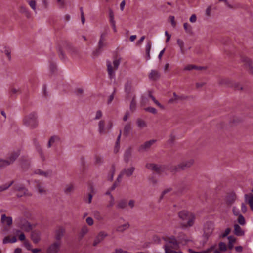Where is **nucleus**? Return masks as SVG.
<instances>
[{"label":"nucleus","instance_id":"obj_1","mask_svg":"<svg viewBox=\"0 0 253 253\" xmlns=\"http://www.w3.org/2000/svg\"><path fill=\"white\" fill-rule=\"evenodd\" d=\"M23 124L30 128H34L38 126L37 115L33 112L25 116L23 118Z\"/></svg>","mask_w":253,"mask_h":253},{"label":"nucleus","instance_id":"obj_2","mask_svg":"<svg viewBox=\"0 0 253 253\" xmlns=\"http://www.w3.org/2000/svg\"><path fill=\"white\" fill-rule=\"evenodd\" d=\"M113 126V122L109 120L106 122L104 120H100L98 123V131L99 134L104 135L107 133Z\"/></svg>","mask_w":253,"mask_h":253},{"label":"nucleus","instance_id":"obj_3","mask_svg":"<svg viewBox=\"0 0 253 253\" xmlns=\"http://www.w3.org/2000/svg\"><path fill=\"white\" fill-rule=\"evenodd\" d=\"M120 62L118 59H115L112 63L110 61H107V71L110 79H115V72L118 68Z\"/></svg>","mask_w":253,"mask_h":253},{"label":"nucleus","instance_id":"obj_4","mask_svg":"<svg viewBox=\"0 0 253 253\" xmlns=\"http://www.w3.org/2000/svg\"><path fill=\"white\" fill-rule=\"evenodd\" d=\"M19 155V151L12 152L7 160L0 158V168L6 167L13 163Z\"/></svg>","mask_w":253,"mask_h":253},{"label":"nucleus","instance_id":"obj_5","mask_svg":"<svg viewBox=\"0 0 253 253\" xmlns=\"http://www.w3.org/2000/svg\"><path fill=\"white\" fill-rule=\"evenodd\" d=\"M178 215L180 219L186 221H194L198 219L194 213L185 210L180 211Z\"/></svg>","mask_w":253,"mask_h":253},{"label":"nucleus","instance_id":"obj_6","mask_svg":"<svg viewBox=\"0 0 253 253\" xmlns=\"http://www.w3.org/2000/svg\"><path fill=\"white\" fill-rule=\"evenodd\" d=\"M15 190L16 191V195L21 197L22 196H29L31 194L28 191V190L22 184L16 183L14 185Z\"/></svg>","mask_w":253,"mask_h":253},{"label":"nucleus","instance_id":"obj_7","mask_svg":"<svg viewBox=\"0 0 253 253\" xmlns=\"http://www.w3.org/2000/svg\"><path fill=\"white\" fill-rule=\"evenodd\" d=\"M193 163L194 161L193 159H190L186 161H184L175 167L172 171L173 172H177L180 170H184L190 167L193 165Z\"/></svg>","mask_w":253,"mask_h":253},{"label":"nucleus","instance_id":"obj_8","mask_svg":"<svg viewBox=\"0 0 253 253\" xmlns=\"http://www.w3.org/2000/svg\"><path fill=\"white\" fill-rule=\"evenodd\" d=\"M134 170L135 168L133 166L130 167L128 168L124 169L118 177L117 180L118 182H120V179L124 175H126L127 177H130L133 174Z\"/></svg>","mask_w":253,"mask_h":253},{"label":"nucleus","instance_id":"obj_9","mask_svg":"<svg viewBox=\"0 0 253 253\" xmlns=\"http://www.w3.org/2000/svg\"><path fill=\"white\" fill-rule=\"evenodd\" d=\"M61 243L56 241L51 244L47 249V253H57L60 249Z\"/></svg>","mask_w":253,"mask_h":253},{"label":"nucleus","instance_id":"obj_10","mask_svg":"<svg viewBox=\"0 0 253 253\" xmlns=\"http://www.w3.org/2000/svg\"><path fill=\"white\" fill-rule=\"evenodd\" d=\"M95 193L94 188L92 185H90L88 189V193L84 197V201L87 204H90L93 194Z\"/></svg>","mask_w":253,"mask_h":253},{"label":"nucleus","instance_id":"obj_11","mask_svg":"<svg viewBox=\"0 0 253 253\" xmlns=\"http://www.w3.org/2000/svg\"><path fill=\"white\" fill-rule=\"evenodd\" d=\"M17 226L23 231L30 232L36 225L31 222H18Z\"/></svg>","mask_w":253,"mask_h":253},{"label":"nucleus","instance_id":"obj_12","mask_svg":"<svg viewBox=\"0 0 253 253\" xmlns=\"http://www.w3.org/2000/svg\"><path fill=\"white\" fill-rule=\"evenodd\" d=\"M133 156V150L131 148H128L124 154V161L128 163L131 160Z\"/></svg>","mask_w":253,"mask_h":253},{"label":"nucleus","instance_id":"obj_13","mask_svg":"<svg viewBox=\"0 0 253 253\" xmlns=\"http://www.w3.org/2000/svg\"><path fill=\"white\" fill-rule=\"evenodd\" d=\"M156 142V140L155 139H152L145 142L140 146L139 151H146L148 150Z\"/></svg>","mask_w":253,"mask_h":253},{"label":"nucleus","instance_id":"obj_14","mask_svg":"<svg viewBox=\"0 0 253 253\" xmlns=\"http://www.w3.org/2000/svg\"><path fill=\"white\" fill-rule=\"evenodd\" d=\"M107 236V234L104 232H100L98 235L95 237L93 243V246H96L99 243L102 241Z\"/></svg>","mask_w":253,"mask_h":253},{"label":"nucleus","instance_id":"obj_15","mask_svg":"<svg viewBox=\"0 0 253 253\" xmlns=\"http://www.w3.org/2000/svg\"><path fill=\"white\" fill-rule=\"evenodd\" d=\"M65 233V229L61 227H58L55 231V238L57 241H60Z\"/></svg>","mask_w":253,"mask_h":253},{"label":"nucleus","instance_id":"obj_16","mask_svg":"<svg viewBox=\"0 0 253 253\" xmlns=\"http://www.w3.org/2000/svg\"><path fill=\"white\" fill-rule=\"evenodd\" d=\"M107 34L106 33H103L101 34L100 38L98 42V48L100 49L106 46V37Z\"/></svg>","mask_w":253,"mask_h":253},{"label":"nucleus","instance_id":"obj_17","mask_svg":"<svg viewBox=\"0 0 253 253\" xmlns=\"http://www.w3.org/2000/svg\"><path fill=\"white\" fill-rule=\"evenodd\" d=\"M24 220H36L35 214L31 211H26L24 213Z\"/></svg>","mask_w":253,"mask_h":253},{"label":"nucleus","instance_id":"obj_18","mask_svg":"<svg viewBox=\"0 0 253 253\" xmlns=\"http://www.w3.org/2000/svg\"><path fill=\"white\" fill-rule=\"evenodd\" d=\"M146 167L149 169L153 170L157 172H160L161 168L158 165L153 163H147L146 165Z\"/></svg>","mask_w":253,"mask_h":253},{"label":"nucleus","instance_id":"obj_19","mask_svg":"<svg viewBox=\"0 0 253 253\" xmlns=\"http://www.w3.org/2000/svg\"><path fill=\"white\" fill-rule=\"evenodd\" d=\"M19 12L25 15V16L27 18H30L31 15V12L29 9L23 5H22L20 7Z\"/></svg>","mask_w":253,"mask_h":253},{"label":"nucleus","instance_id":"obj_20","mask_svg":"<svg viewBox=\"0 0 253 253\" xmlns=\"http://www.w3.org/2000/svg\"><path fill=\"white\" fill-rule=\"evenodd\" d=\"M160 78V73L155 70H151L149 75V78L151 80H156Z\"/></svg>","mask_w":253,"mask_h":253},{"label":"nucleus","instance_id":"obj_21","mask_svg":"<svg viewBox=\"0 0 253 253\" xmlns=\"http://www.w3.org/2000/svg\"><path fill=\"white\" fill-rule=\"evenodd\" d=\"M232 211L234 214L235 216H238L237 221H245V218L240 213V211L238 209L236 208V207H233Z\"/></svg>","mask_w":253,"mask_h":253},{"label":"nucleus","instance_id":"obj_22","mask_svg":"<svg viewBox=\"0 0 253 253\" xmlns=\"http://www.w3.org/2000/svg\"><path fill=\"white\" fill-rule=\"evenodd\" d=\"M234 234L238 236H242L244 235L245 232L241 228L240 225L238 224H235L234 226Z\"/></svg>","mask_w":253,"mask_h":253},{"label":"nucleus","instance_id":"obj_23","mask_svg":"<svg viewBox=\"0 0 253 253\" xmlns=\"http://www.w3.org/2000/svg\"><path fill=\"white\" fill-rule=\"evenodd\" d=\"M35 173L43 176L45 177H49L52 176V171L50 170H47L46 171H42L40 169H38L35 171Z\"/></svg>","mask_w":253,"mask_h":253},{"label":"nucleus","instance_id":"obj_24","mask_svg":"<svg viewBox=\"0 0 253 253\" xmlns=\"http://www.w3.org/2000/svg\"><path fill=\"white\" fill-rule=\"evenodd\" d=\"M127 204V202L125 199H121L119 200L116 205V208L117 209H125Z\"/></svg>","mask_w":253,"mask_h":253},{"label":"nucleus","instance_id":"obj_25","mask_svg":"<svg viewBox=\"0 0 253 253\" xmlns=\"http://www.w3.org/2000/svg\"><path fill=\"white\" fill-rule=\"evenodd\" d=\"M75 189V185L73 183L67 184L64 189V192L66 194H70L72 193Z\"/></svg>","mask_w":253,"mask_h":253},{"label":"nucleus","instance_id":"obj_26","mask_svg":"<svg viewBox=\"0 0 253 253\" xmlns=\"http://www.w3.org/2000/svg\"><path fill=\"white\" fill-rule=\"evenodd\" d=\"M173 98L169 100V102L172 103L173 102H178L179 100H182L185 99V97L183 95L178 96L175 92L173 94Z\"/></svg>","mask_w":253,"mask_h":253},{"label":"nucleus","instance_id":"obj_27","mask_svg":"<svg viewBox=\"0 0 253 253\" xmlns=\"http://www.w3.org/2000/svg\"><path fill=\"white\" fill-rule=\"evenodd\" d=\"M34 184L35 187H36V189L40 194H43L45 193V190H44L43 187H42V186L40 184L39 181H35Z\"/></svg>","mask_w":253,"mask_h":253},{"label":"nucleus","instance_id":"obj_28","mask_svg":"<svg viewBox=\"0 0 253 253\" xmlns=\"http://www.w3.org/2000/svg\"><path fill=\"white\" fill-rule=\"evenodd\" d=\"M136 123L138 127L141 129L147 126L146 122L144 120L140 118L137 119Z\"/></svg>","mask_w":253,"mask_h":253},{"label":"nucleus","instance_id":"obj_29","mask_svg":"<svg viewBox=\"0 0 253 253\" xmlns=\"http://www.w3.org/2000/svg\"><path fill=\"white\" fill-rule=\"evenodd\" d=\"M28 4L31 9L36 13H37V2L36 0H28L27 1Z\"/></svg>","mask_w":253,"mask_h":253},{"label":"nucleus","instance_id":"obj_30","mask_svg":"<svg viewBox=\"0 0 253 253\" xmlns=\"http://www.w3.org/2000/svg\"><path fill=\"white\" fill-rule=\"evenodd\" d=\"M59 140V138L57 136H52L48 141L47 146L48 148L51 147L53 144Z\"/></svg>","mask_w":253,"mask_h":253},{"label":"nucleus","instance_id":"obj_31","mask_svg":"<svg viewBox=\"0 0 253 253\" xmlns=\"http://www.w3.org/2000/svg\"><path fill=\"white\" fill-rule=\"evenodd\" d=\"M229 239V243L228 244V247L229 249L231 250L234 247V244L236 242V238L232 236L228 237Z\"/></svg>","mask_w":253,"mask_h":253},{"label":"nucleus","instance_id":"obj_32","mask_svg":"<svg viewBox=\"0 0 253 253\" xmlns=\"http://www.w3.org/2000/svg\"><path fill=\"white\" fill-rule=\"evenodd\" d=\"M177 43L179 47H180V52L182 54H185V50L184 49V42L183 41V40L179 39H177Z\"/></svg>","mask_w":253,"mask_h":253},{"label":"nucleus","instance_id":"obj_33","mask_svg":"<svg viewBox=\"0 0 253 253\" xmlns=\"http://www.w3.org/2000/svg\"><path fill=\"white\" fill-rule=\"evenodd\" d=\"M245 199L246 200H248L251 209L253 211V195H251L248 196L247 194H246Z\"/></svg>","mask_w":253,"mask_h":253},{"label":"nucleus","instance_id":"obj_34","mask_svg":"<svg viewBox=\"0 0 253 253\" xmlns=\"http://www.w3.org/2000/svg\"><path fill=\"white\" fill-rule=\"evenodd\" d=\"M129 227V225L128 223L126 222L121 226H119L117 228V230L119 232H123L126 229L128 228Z\"/></svg>","mask_w":253,"mask_h":253},{"label":"nucleus","instance_id":"obj_35","mask_svg":"<svg viewBox=\"0 0 253 253\" xmlns=\"http://www.w3.org/2000/svg\"><path fill=\"white\" fill-rule=\"evenodd\" d=\"M136 108V102L135 100V96L134 95L133 96L132 99L130 102L129 108H130V110L132 112H133L135 110Z\"/></svg>","mask_w":253,"mask_h":253},{"label":"nucleus","instance_id":"obj_36","mask_svg":"<svg viewBox=\"0 0 253 253\" xmlns=\"http://www.w3.org/2000/svg\"><path fill=\"white\" fill-rule=\"evenodd\" d=\"M183 27L186 32L188 33H191L192 32V27L189 23H184Z\"/></svg>","mask_w":253,"mask_h":253},{"label":"nucleus","instance_id":"obj_37","mask_svg":"<svg viewBox=\"0 0 253 253\" xmlns=\"http://www.w3.org/2000/svg\"><path fill=\"white\" fill-rule=\"evenodd\" d=\"M13 183V182L11 181L8 183H6L3 185L0 186V192L7 189Z\"/></svg>","mask_w":253,"mask_h":253},{"label":"nucleus","instance_id":"obj_38","mask_svg":"<svg viewBox=\"0 0 253 253\" xmlns=\"http://www.w3.org/2000/svg\"><path fill=\"white\" fill-rule=\"evenodd\" d=\"M102 115H103L102 112L101 110H98L96 112L95 116H94L93 119L95 120H99L100 119H101L102 118Z\"/></svg>","mask_w":253,"mask_h":253},{"label":"nucleus","instance_id":"obj_39","mask_svg":"<svg viewBox=\"0 0 253 253\" xmlns=\"http://www.w3.org/2000/svg\"><path fill=\"white\" fill-rule=\"evenodd\" d=\"M1 221H12V218L10 216H6L5 214H2Z\"/></svg>","mask_w":253,"mask_h":253},{"label":"nucleus","instance_id":"obj_40","mask_svg":"<svg viewBox=\"0 0 253 253\" xmlns=\"http://www.w3.org/2000/svg\"><path fill=\"white\" fill-rule=\"evenodd\" d=\"M219 250L221 251H226L227 250L226 245L224 242H221L219 243Z\"/></svg>","mask_w":253,"mask_h":253},{"label":"nucleus","instance_id":"obj_41","mask_svg":"<svg viewBox=\"0 0 253 253\" xmlns=\"http://www.w3.org/2000/svg\"><path fill=\"white\" fill-rule=\"evenodd\" d=\"M88 231L87 228L85 226H84L82 228L80 236L81 237H83L85 234H86Z\"/></svg>","mask_w":253,"mask_h":253},{"label":"nucleus","instance_id":"obj_42","mask_svg":"<svg viewBox=\"0 0 253 253\" xmlns=\"http://www.w3.org/2000/svg\"><path fill=\"white\" fill-rule=\"evenodd\" d=\"M109 19L110 23H113L115 22L114 20V15L112 10L109 11Z\"/></svg>","mask_w":253,"mask_h":253},{"label":"nucleus","instance_id":"obj_43","mask_svg":"<svg viewBox=\"0 0 253 253\" xmlns=\"http://www.w3.org/2000/svg\"><path fill=\"white\" fill-rule=\"evenodd\" d=\"M93 214L95 219L98 220L101 219V216L98 211H94L93 212Z\"/></svg>","mask_w":253,"mask_h":253},{"label":"nucleus","instance_id":"obj_44","mask_svg":"<svg viewBox=\"0 0 253 253\" xmlns=\"http://www.w3.org/2000/svg\"><path fill=\"white\" fill-rule=\"evenodd\" d=\"M199 69V68L195 66L192 65H188L186 66H185L184 68L185 70H191L192 69ZM199 69H201V68H199Z\"/></svg>","mask_w":253,"mask_h":253},{"label":"nucleus","instance_id":"obj_45","mask_svg":"<svg viewBox=\"0 0 253 253\" xmlns=\"http://www.w3.org/2000/svg\"><path fill=\"white\" fill-rule=\"evenodd\" d=\"M32 239L34 243H38L39 242L40 238L39 235H35L34 234H32Z\"/></svg>","mask_w":253,"mask_h":253},{"label":"nucleus","instance_id":"obj_46","mask_svg":"<svg viewBox=\"0 0 253 253\" xmlns=\"http://www.w3.org/2000/svg\"><path fill=\"white\" fill-rule=\"evenodd\" d=\"M145 111H147V112H149L152 114H156L157 113V110L155 108H154V107H147L145 109Z\"/></svg>","mask_w":253,"mask_h":253},{"label":"nucleus","instance_id":"obj_47","mask_svg":"<svg viewBox=\"0 0 253 253\" xmlns=\"http://www.w3.org/2000/svg\"><path fill=\"white\" fill-rule=\"evenodd\" d=\"M131 129V126L130 124H126L124 127V130L126 132H128Z\"/></svg>","mask_w":253,"mask_h":253},{"label":"nucleus","instance_id":"obj_48","mask_svg":"<svg viewBox=\"0 0 253 253\" xmlns=\"http://www.w3.org/2000/svg\"><path fill=\"white\" fill-rule=\"evenodd\" d=\"M120 135L118 136V137L117 138V140L116 141V145H115V148H114V151L116 152H117L118 151V150H119V141H120Z\"/></svg>","mask_w":253,"mask_h":253},{"label":"nucleus","instance_id":"obj_49","mask_svg":"<svg viewBox=\"0 0 253 253\" xmlns=\"http://www.w3.org/2000/svg\"><path fill=\"white\" fill-rule=\"evenodd\" d=\"M115 91L114 90L113 92L112 93V94H111L108 97V101H107V103L108 104H110L112 101L114 99V94H115Z\"/></svg>","mask_w":253,"mask_h":253},{"label":"nucleus","instance_id":"obj_50","mask_svg":"<svg viewBox=\"0 0 253 253\" xmlns=\"http://www.w3.org/2000/svg\"><path fill=\"white\" fill-rule=\"evenodd\" d=\"M9 59H10L11 51L9 48H5L3 51Z\"/></svg>","mask_w":253,"mask_h":253},{"label":"nucleus","instance_id":"obj_51","mask_svg":"<svg viewBox=\"0 0 253 253\" xmlns=\"http://www.w3.org/2000/svg\"><path fill=\"white\" fill-rule=\"evenodd\" d=\"M94 160L96 163H100L102 162V158L100 156L96 155L94 157Z\"/></svg>","mask_w":253,"mask_h":253},{"label":"nucleus","instance_id":"obj_52","mask_svg":"<svg viewBox=\"0 0 253 253\" xmlns=\"http://www.w3.org/2000/svg\"><path fill=\"white\" fill-rule=\"evenodd\" d=\"M230 231L231 229L229 228H227L225 229V232L221 235V236L222 237H225L230 233Z\"/></svg>","mask_w":253,"mask_h":253},{"label":"nucleus","instance_id":"obj_53","mask_svg":"<svg viewBox=\"0 0 253 253\" xmlns=\"http://www.w3.org/2000/svg\"><path fill=\"white\" fill-rule=\"evenodd\" d=\"M189 252L190 253H209L210 252V250L203 251H201V252H195V251H193L191 249H189Z\"/></svg>","mask_w":253,"mask_h":253},{"label":"nucleus","instance_id":"obj_54","mask_svg":"<svg viewBox=\"0 0 253 253\" xmlns=\"http://www.w3.org/2000/svg\"><path fill=\"white\" fill-rule=\"evenodd\" d=\"M191 23H195L197 20V17L195 14H192L189 19Z\"/></svg>","mask_w":253,"mask_h":253},{"label":"nucleus","instance_id":"obj_55","mask_svg":"<svg viewBox=\"0 0 253 253\" xmlns=\"http://www.w3.org/2000/svg\"><path fill=\"white\" fill-rule=\"evenodd\" d=\"M38 151L42 160H45V158L42 150L41 148H39Z\"/></svg>","mask_w":253,"mask_h":253},{"label":"nucleus","instance_id":"obj_56","mask_svg":"<svg viewBox=\"0 0 253 253\" xmlns=\"http://www.w3.org/2000/svg\"><path fill=\"white\" fill-rule=\"evenodd\" d=\"M184 224H182V226L183 228H187V227H191L192 226H193V222H183Z\"/></svg>","mask_w":253,"mask_h":253},{"label":"nucleus","instance_id":"obj_57","mask_svg":"<svg viewBox=\"0 0 253 253\" xmlns=\"http://www.w3.org/2000/svg\"><path fill=\"white\" fill-rule=\"evenodd\" d=\"M81 14V21L82 23L84 24L85 22V18L84 15L83 9L82 7L80 8Z\"/></svg>","mask_w":253,"mask_h":253},{"label":"nucleus","instance_id":"obj_58","mask_svg":"<svg viewBox=\"0 0 253 253\" xmlns=\"http://www.w3.org/2000/svg\"><path fill=\"white\" fill-rule=\"evenodd\" d=\"M135 204V201L134 200H130L128 203V206L131 209H132L134 207Z\"/></svg>","mask_w":253,"mask_h":253},{"label":"nucleus","instance_id":"obj_59","mask_svg":"<svg viewBox=\"0 0 253 253\" xmlns=\"http://www.w3.org/2000/svg\"><path fill=\"white\" fill-rule=\"evenodd\" d=\"M150 49H151V44L150 43H148L146 45V54H149V53H150Z\"/></svg>","mask_w":253,"mask_h":253},{"label":"nucleus","instance_id":"obj_60","mask_svg":"<svg viewBox=\"0 0 253 253\" xmlns=\"http://www.w3.org/2000/svg\"><path fill=\"white\" fill-rule=\"evenodd\" d=\"M117 186V184L116 183H114L110 188V191H108L107 192H106V195H111L110 193H111V191H113L115 189V188H116V187Z\"/></svg>","mask_w":253,"mask_h":253},{"label":"nucleus","instance_id":"obj_61","mask_svg":"<svg viewBox=\"0 0 253 253\" xmlns=\"http://www.w3.org/2000/svg\"><path fill=\"white\" fill-rule=\"evenodd\" d=\"M117 186V184L116 183H114L110 188V191H108L107 192H106V195H111L110 193H111V191H113L115 189V188H116V187Z\"/></svg>","mask_w":253,"mask_h":253},{"label":"nucleus","instance_id":"obj_62","mask_svg":"<svg viewBox=\"0 0 253 253\" xmlns=\"http://www.w3.org/2000/svg\"><path fill=\"white\" fill-rule=\"evenodd\" d=\"M42 8H45L48 6V2L47 0H42Z\"/></svg>","mask_w":253,"mask_h":253},{"label":"nucleus","instance_id":"obj_63","mask_svg":"<svg viewBox=\"0 0 253 253\" xmlns=\"http://www.w3.org/2000/svg\"><path fill=\"white\" fill-rule=\"evenodd\" d=\"M57 3L59 6L61 8L63 7L65 4L64 0H57Z\"/></svg>","mask_w":253,"mask_h":253},{"label":"nucleus","instance_id":"obj_64","mask_svg":"<svg viewBox=\"0 0 253 253\" xmlns=\"http://www.w3.org/2000/svg\"><path fill=\"white\" fill-rule=\"evenodd\" d=\"M84 92V90L82 88H77L76 90V93L78 95H82Z\"/></svg>","mask_w":253,"mask_h":253}]
</instances>
